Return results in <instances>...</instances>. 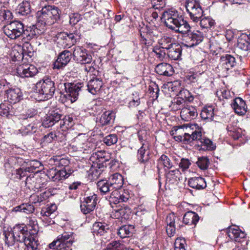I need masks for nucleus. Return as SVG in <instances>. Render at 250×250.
Masks as SVG:
<instances>
[{"label": "nucleus", "instance_id": "obj_51", "mask_svg": "<svg viewBox=\"0 0 250 250\" xmlns=\"http://www.w3.org/2000/svg\"><path fill=\"white\" fill-rule=\"evenodd\" d=\"M173 60H178L182 54V47L178 43L173 42Z\"/></svg>", "mask_w": 250, "mask_h": 250}, {"label": "nucleus", "instance_id": "obj_15", "mask_svg": "<svg viewBox=\"0 0 250 250\" xmlns=\"http://www.w3.org/2000/svg\"><path fill=\"white\" fill-rule=\"evenodd\" d=\"M229 237L234 242L240 244L242 247H247L248 244L245 233L239 229L229 228L227 232Z\"/></svg>", "mask_w": 250, "mask_h": 250}, {"label": "nucleus", "instance_id": "obj_39", "mask_svg": "<svg viewBox=\"0 0 250 250\" xmlns=\"http://www.w3.org/2000/svg\"><path fill=\"white\" fill-rule=\"evenodd\" d=\"M58 43L63 48H70L72 46L70 39L68 36V32H61L57 35Z\"/></svg>", "mask_w": 250, "mask_h": 250}, {"label": "nucleus", "instance_id": "obj_36", "mask_svg": "<svg viewBox=\"0 0 250 250\" xmlns=\"http://www.w3.org/2000/svg\"><path fill=\"white\" fill-rule=\"evenodd\" d=\"M214 108L212 105L204 107L200 113L201 118L207 122L212 121L214 115Z\"/></svg>", "mask_w": 250, "mask_h": 250}, {"label": "nucleus", "instance_id": "obj_63", "mask_svg": "<svg viewBox=\"0 0 250 250\" xmlns=\"http://www.w3.org/2000/svg\"><path fill=\"white\" fill-rule=\"evenodd\" d=\"M0 17L3 18L4 20H9L12 18L13 15L10 11L4 10L0 13Z\"/></svg>", "mask_w": 250, "mask_h": 250}, {"label": "nucleus", "instance_id": "obj_3", "mask_svg": "<svg viewBox=\"0 0 250 250\" xmlns=\"http://www.w3.org/2000/svg\"><path fill=\"white\" fill-rule=\"evenodd\" d=\"M62 85L63 86L65 90V93L61 95V99L63 103L68 102L73 103L76 101L78 98L80 92L82 91L84 86L83 83L80 82L76 83H60V85L62 86Z\"/></svg>", "mask_w": 250, "mask_h": 250}, {"label": "nucleus", "instance_id": "obj_19", "mask_svg": "<svg viewBox=\"0 0 250 250\" xmlns=\"http://www.w3.org/2000/svg\"><path fill=\"white\" fill-rule=\"evenodd\" d=\"M16 73L21 78L33 77L38 73L37 68L33 65H20L16 68Z\"/></svg>", "mask_w": 250, "mask_h": 250}, {"label": "nucleus", "instance_id": "obj_48", "mask_svg": "<svg viewBox=\"0 0 250 250\" xmlns=\"http://www.w3.org/2000/svg\"><path fill=\"white\" fill-rule=\"evenodd\" d=\"M199 21H200V24L202 28H210L215 23L214 21L209 17H202Z\"/></svg>", "mask_w": 250, "mask_h": 250}, {"label": "nucleus", "instance_id": "obj_9", "mask_svg": "<svg viewBox=\"0 0 250 250\" xmlns=\"http://www.w3.org/2000/svg\"><path fill=\"white\" fill-rule=\"evenodd\" d=\"M186 8L190 19L193 22H198L203 16L204 11L200 3L196 0H188Z\"/></svg>", "mask_w": 250, "mask_h": 250}, {"label": "nucleus", "instance_id": "obj_58", "mask_svg": "<svg viewBox=\"0 0 250 250\" xmlns=\"http://www.w3.org/2000/svg\"><path fill=\"white\" fill-rule=\"evenodd\" d=\"M56 137L57 135L56 133L53 132H51L43 137L42 140V143H44L45 145L50 143L53 141L55 140Z\"/></svg>", "mask_w": 250, "mask_h": 250}, {"label": "nucleus", "instance_id": "obj_42", "mask_svg": "<svg viewBox=\"0 0 250 250\" xmlns=\"http://www.w3.org/2000/svg\"><path fill=\"white\" fill-rule=\"evenodd\" d=\"M115 216L116 217H121L125 219H128L131 213L130 208L127 206H121L120 208L115 210Z\"/></svg>", "mask_w": 250, "mask_h": 250}, {"label": "nucleus", "instance_id": "obj_57", "mask_svg": "<svg viewBox=\"0 0 250 250\" xmlns=\"http://www.w3.org/2000/svg\"><path fill=\"white\" fill-rule=\"evenodd\" d=\"M12 60L13 62H20L21 61H22L23 59L24 55L22 53V51L21 52H19L16 49H14L12 50L11 53Z\"/></svg>", "mask_w": 250, "mask_h": 250}, {"label": "nucleus", "instance_id": "obj_24", "mask_svg": "<svg viewBox=\"0 0 250 250\" xmlns=\"http://www.w3.org/2000/svg\"><path fill=\"white\" fill-rule=\"evenodd\" d=\"M198 113L196 108L192 106H187L183 108L180 112V116L185 121H190L196 118Z\"/></svg>", "mask_w": 250, "mask_h": 250}, {"label": "nucleus", "instance_id": "obj_54", "mask_svg": "<svg viewBox=\"0 0 250 250\" xmlns=\"http://www.w3.org/2000/svg\"><path fill=\"white\" fill-rule=\"evenodd\" d=\"M39 243L37 236L31 240V242L28 245H22L21 247H24V250H39L38 248Z\"/></svg>", "mask_w": 250, "mask_h": 250}, {"label": "nucleus", "instance_id": "obj_56", "mask_svg": "<svg viewBox=\"0 0 250 250\" xmlns=\"http://www.w3.org/2000/svg\"><path fill=\"white\" fill-rule=\"evenodd\" d=\"M197 164L201 169H206L209 164V161L207 157H201L198 158Z\"/></svg>", "mask_w": 250, "mask_h": 250}, {"label": "nucleus", "instance_id": "obj_33", "mask_svg": "<svg viewBox=\"0 0 250 250\" xmlns=\"http://www.w3.org/2000/svg\"><path fill=\"white\" fill-rule=\"evenodd\" d=\"M188 185L190 187L197 189H202L207 187L206 182L204 178L201 177H195L188 180Z\"/></svg>", "mask_w": 250, "mask_h": 250}, {"label": "nucleus", "instance_id": "obj_12", "mask_svg": "<svg viewBox=\"0 0 250 250\" xmlns=\"http://www.w3.org/2000/svg\"><path fill=\"white\" fill-rule=\"evenodd\" d=\"M72 55L74 60L81 64H90L92 60V56L88 53L87 50L80 46L74 47Z\"/></svg>", "mask_w": 250, "mask_h": 250}, {"label": "nucleus", "instance_id": "obj_22", "mask_svg": "<svg viewBox=\"0 0 250 250\" xmlns=\"http://www.w3.org/2000/svg\"><path fill=\"white\" fill-rule=\"evenodd\" d=\"M8 102L11 104H16L22 99L23 94L18 87L11 88L5 91Z\"/></svg>", "mask_w": 250, "mask_h": 250}, {"label": "nucleus", "instance_id": "obj_1", "mask_svg": "<svg viewBox=\"0 0 250 250\" xmlns=\"http://www.w3.org/2000/svg\"><path fill=\"white\" fill-rule=\"evenodd\" d=\"M187 128L185 125H175L173 126V135L175 134L173 138L176 141H185L190 143L193 141L201 142L202 137V128L197 124L191 125L189 128L192 130L191 134L184 132V129Z\"/></svg>", "mask_w": 250, "mask_h": 250}, {"label": "nucleus", "instance_id": "obj_4", "mask_svg": "<svg viewBox=\"0 0 250 250\" xmlns=\"http://www.w3.org/2000/svg\"><path fill=\"white\" fill-rule=\"evenodd\" d=\"M60 11L54 5H46L42 8L39 14L38 21L41 24L51 25L60 19Z\"/></svg>", "mask_w": 250, "mask_h": 250}, {"label": "nucleus", "instance_id": "obj_61", "mask_svg": "<svg viewBox=\"0 0 250 250\" xmlns=\"http://www.w3.org/2000/svg\"><path fill=\"white\" fill-rule=\"evenodd\" d=\"M57 209V206L55 204H52L47 207L45 210H42L41 213L45 216H49Z\"/></svg>", "mask_w": 250, "mask_h": 250}, {"label": "nucleus", "instance_id": "obj_25", "mask_svg": "<svg viewBox=\"0 0 250 250\" xmlns=\"http://www.w3.org/2000/svg\"><path fill=\"white\" fill-rule=\"evenodd\" d=\"M231 105L238 115H244L247 112L248 107L246 104L241 98L237 97L233 100Z\"/></svg>", "mask_w": 250, "mask_h": 250}, {"label": "nucleus", "instance_id": "obj_23", "mask_svg": "<svg viewBox=\"0 0 250 250\" xmlns=\"http://www.w3.org/2000/svg\"><path fill=\"white\" fill-rule=\"evenodd\" d=\"M236 63V59L232 55L226 54L220 57L219 64L221 67L227 70L234 67Z\"/></svg>", "mask_w": 250, "mask_h": 250}, {"label": "nucleus", "instance_id": "obj_43", "mask_svg": "<svg viewBox=\"0 0 250 250\" xmlns=\"http://www.w3.org/2000/svg\"><path fill=\"white\" fill-rule=\"evenodd\" d=\"M14 114L12 106L8 103H1L0 104V115L9 118Z\"/></svg>", "mask_w": 250, "mask_h": 250}, {"label": "nucleus", "instance_id": "obj_11", "mask_svg": "<svg viewBox=\"0 0 250 250\" xmlns=\"http://www.w3.org/2000/svg\"><path fill=\"white\" fill-rule=\"evenodd\" d=\"M74 172V170L70 167L65 166L60 170L56 168L50 169L47 171V176L49 179L54 182H58L63 180L69 177Z\"/></svg>", "mask_w": 250, "mask_h": 250}, {"label": "nucleus", "instance_id": "obj_40", "mask_svg": "<svg viewBox=\"0 0 250 250\" xmlns=\"http://www.w3.org/2000/svg\"><path fill=\"white\" fill-rule=\"evenodd\" d=\"M138 159L140 163H143L149 159V151L148 146L143 144L142 146L138 151Z\"/></svg>", "mask_w": 250, "mask_h": 250}, {"label": "nucleus", "instance_id": "obj_31", "mask_svg": "<svg viewBox=\"0 0 250 250\" xmlns=\"http://www.w3.org/2000/svg\"><path fill=\"white\" fill-rule=\"evenodd\" d=\"M18 232L19 230L16 229L15 231H14L13 229L11 231L4 230L3 232V234L4 235L5 243L8 247L13 246L15 242H17L15 237L17 236L18 237L17 235Z\"/></svg>", "mask_w": 250, "mask_h": 250}, {"label": "nucleus", "instance_id": "obj_20", "mask_svg": "<svg viewBox=\"0 0 250 250\" xmlns=\"http://www.w3.org/2000/svg\"><path fill=\"white\" fill-rule=\"evenodd\" d=\"M72 53L69 50H65L59 54L57 59L53 64V68L60 69L64 67L70 61Z\"/></svg>", "mask_w": 250, "mask_h": 250}, {"label": "nucleus", "instance_id": "obj_16", "mask_svg": "<svg viewBox=\"0 0 250 250\" xmlns=\"http://www.w3.org/2000/svg\"><path fill=\"white\" fill-rule=\"evenodd\" d=\"M62 111L59 109H55L50 111L42 122V125L45 127H50L59 122L62 117Z\"/></svg>", "mask_w": 250, "mask_h": 250}, {"label": "nucleus", "instance_id": "obj_64", "mask_svg": "<svg viewBox=\"0 0 250 250\" xmlns=\"http://www.w3.org/2000/svg\"><path fill=\"white\" fill-rule=\"evenodd\" d=\"M163 91L166 94L171 97L170 91H172V82H168L167 83L164 84L163 86Z\"/></svg>", "mask_w": 250, "mask_h": 250}, {"label": "nucleus", "instance_id": "obj_59", "mask_svg": "<svg viewBox=\"0 0 250 250\" xmlns=\"http://www.w3.org/2000/svg\"><path fill=\"white\" fill-rule=\"evenodd\" d=\"M37 127L35 124H29L25 127V129H23L22 133V135H28L32 134L36 132Z\"/></svg>", "mask_w": 250, "mask_h": 250}, {"label": "nucleus", "instance_id": "obj_7", "mask_svg": "<svg viewBox=\"0 0 250 250\" xmlns=\"http://www.w3.org/2000/svg\"><path fill=\"white\" fill-rule=\"evenodd\" d=\"M70 146L74 151H81L85 153L91 152L95 148L94 143L86 139L85 137H82L80 135L74 138Z\"/></svg>", "mask_w": 250, "mask_h": 250}, {"label": "nucleus", "instance_id": "obj_47", "mask_svg": "<svg viewBox=\"0 0 250 250\" xmlns=\"http://www.w3.org/2000/svg\"><path fill=\"white\" fill-rule=\"evenodd\" d=\"M162 20L164 21L165 25L170 29H172V9H168V10L163 13Z\"/></svg>", "mask_w": 250, "mask_h": 250}, {"label": "nucleus", "instance_id": "obj_55", "mask_svg": "<svg viewBox=\"0 0 250 250\" xmlns=\"http://www.w3.org/2000/svg\"><path fill=\"white\" fill-rule=\"evenodd\" d=\"M68 36L70 39L72 46L79 42L81 39V34L77 31H74L73 32H68Z\"/></svg>", "mask_w": 250, "mask_h": 250}, {"label": "nucleus", "instance_id": "obj_44", "mask_svg": "<svg viewBox=\"0 0 250 250\" xmlns=\"http://www.w3.org/2000/svg\"><path fill=\"white\" fill-rule=\"evenodd\" d=\"M173 92L179 99L185 101V94H183V88L181 87V81L176 80L173 81Z\"/></svg>", "mask_w": 250, "mask_h": 250}, {"label": "nucleus", "instance_id": "obj_34", "mask_svg": "<svg viewBox=\"0 0 250 250\" xmlns=\"http://www.w3.org/2000/svg\"><path fill=\"white\" fill-rule=\"evenodd\" d=\"M92 229L94 234L103 235L109 230V225L105 222H95Z\"/></svg>", "mask_w": 250, "mask_h": 250}, {"label": "nucleus", "instance_id": "obj_17", "mask_svg": "<svg viewBox=\"0 0 250 250\" xmlns=\"http://www.w3.org/2000/svg\"><path fill=\"white\" fill-rule=\"evenodd\" d=\"M97 202V197L95 194L84 197L80 205L81 211L85 214L90 213L95 208Z\"/></svg>", "mask_w": 250, "mask_h": 250}, {"label": "nucleus", "instance_id": "obj_26", "mask_svg": "<svg viewBox=\"0 0 250 250\" xmlns=\"http://www.w3.org/2000/svg\"><path fill=\"white\" fill-rule=\"evenodd\" d=\"M40 30L38 29L36 25L27 27L25 29L23 26V34L21 36L24 39L30 41L32 39L37 38L40 34Z\"/></svg>", "mask_w": 250, "mask_h": 250}, {"label": "nucleus", "instance_id": "obj_60", "mask_svg": "<svg viewBox=\"0 0 250 250\" xmlns=\"http://www.w3.org/2000/svg\"><path fill=\"white\" fill-rule=\"evenodd\" d=\"M107 154L104 151H100L97 152H95L93 154V155L91 157V160H97V162H99V160L102 159H104L105 156Z\"/></svg>", "mask_w": 250, "mask_h": 250}, {"label": "nucleus", "instance_id": "obj_18", "mask_svg": "<svg viewBox=\"0 0 250 250\" xmlns=\"http://www.w3.org/2000/svg\"><path fill=\"white\" fill-rule=\"evenodd\" d=\"M160 163H161L165 169L166 175V188L170 189L171 185L172 173L170 169L172 167L170 159L166 155H162L160 159Z\"/></svg>", "mask_w": 250, "mask_h": 250}, {"label": "nucleus", "instance_id": "obj_5", "mask_svg": "<svg viewBox=\"0 0 250 250\" xmlns=\"http://www.w3.org/2000/svg\"><path fill=\"white\" fill-rule=\"evenodd\" d=\"M36 87L39 95V100L40 101H46L51 99L56 90L54 82L49 78L43 79L38 82Z\"/></svg>", "mask_w": 250, "mask_h": 250}, {"label": "nucleus", "instance_id": "obj_8", "mask_svg": "<svg viewBox=\"0 0 250 250\" xmlns=\"http://www.w3.org/2000/svg\"><path fill=\"white\" fill-rule=\"evenodd\" d=\"M73 233L64 232L59 235L56 240L49 244V248L52 249H67L73 242Z\"/></svg>", "mask_w": 250, "mask_h": 250}, {"label": "nucleus", "instance_id": "obj_2", "mask_svg": "<svg viewBox=\"0 0 250 250\" xmlns=\"http://www.w3.org/2000/svg\"><path fill=\"white\" fill-rule=\"evenodd\" d=\"M190 26L184 20L181 10L173 9V40L175 38L179 41L182 40L183 35L189 31Z\"/></svg>", "mask_w": 250, "mask_h": 250}, {"label": "nucleus", "instance_id": "obj_46", "mask_svg": "<svg viewBox=\"0 0 250 250\" xmlns=\"http://www.w3.org/2000/svg\"><path fill=\"white\" fill-rule=\"evenodd\" d=\"M14 210L16 212H22L26 214H29L34 211V207L30 204H22L15 207Z\"/></svg>", "mask_w": 250, "mask_h": 250}, {"label": "nucleus", "instance_id": "obj_6", "mask_svg": "<svg viewBox=\"0 0 250 250\" xmlns=\"http://www.w3.org/2000/svg\"><path fill=\"white\" fill-rule=\"evenodd\" d=\"M16 229L19 230L17 234L18 237L17 236L15 237L17 242L19 243L17 245L18 250H20V246L29 244L31 242V240H34V238L37 236V232L36 229L28 231L27 227L24 224L15 225L13 228V231H15Z\"/></svg>", "mask_w": 250, "mask_h": 250}, {"label": "nucleus", "instance_id": "obj_41", "mask_svg": "<svg viewBox=\"0 0 250 250\" xmlns=\"http://www.w3.org/2000/svg\"><path fill=\"white\" fill-rule=\"evenodd\" d=\"M97 187L102 194H105L108 192L113 191L109 181L106 180L99 181L97 183Z\"/></svg>", "mask_w": 250, "mask_h": 250}, {"label": "nucleus", "instance_id": "obj_53", "mask_svg": "<svg viewBox=\"0 0 250 250\" xmlns=\"http://www.w3.org/2000/svg\"><path fill=\"white\" fill-rule=\"evenodd\" d=\"M200 143L201 148L203 149L212 150L215 148L212 142L208 139L203 138Z\"/></svg>", "mask_w": 250, "mask_h": 250}, {"label": "nucleus", "instance_id": "obj_49", "mask_svg": "<svg viewBox=\"0 0 250 250\" xmlns=\"http://www.w3.org/2000/svg\"><path fill=\"white\" fill-rule=\"evenodd\" d=\"M133 229L132 226L124 225L118 229V234L121 238L129 237L131 234V230Z\"/></svg>", "mask_w": 250, "mask_h": 250}, {"label": "nucleus", "instance_id": "obj_14", "mask_svg": "<svg viewBox=\"0 0 250 250\" xmlns=\"http://www.w3.org/2000/svg\"><path fill=\"white\" fill-rule=\"evenodd\" d=\"M130 197V195L128 189L120 188L112 191L109 201L110 204L116 205L121 202H126Z\"/></svg>", "mask_w": 250, "mask_h": 250}, {"label": "nucleus", "instance_id": "obj_50", "mask_svg": "<svg viewBox=\"0 0 250 250\" xmlns=\"http://www.w3.org/2000/svg\"><path fill=\"white\" fill-rule=\"evenodd\" d=\"M21 51L24 56H27L30 58H31L34 56V50L33 46L27 42H25L23 44Z\"/></svg>", "mask_w": 250, "mask_h": 250}, {"label": "nucleus", "instance_id": "obj_32", "mask_svg": "<svg viewBox=\"0 0 250 250\" xmlns=\"http://www.w3.org/2000/svg\"><path fill=\"white\" fill-rule=\"evenodd\" d=\"M237 47L243 51L250 49V34H242L237 40Z\"/></svg>", "mask_w": 250, "mask_h": 250}, {"label": "nucleus", "instance_id": "obj_21", "mask_svg": "<svg viewBox=\"0 0 250 250\" xmlns=\"http://www.w3.org/2000/svg\"><path fill=\"white\" fill-rule=\"evenodd\" d=\"M185 41L187 45L189 47H193L201 43L204 39V36L202 33L198 30L188 33L187 36L185 37Z\"/></svg>", "mask_w": 250, "mask_h": 250}, {"label": "nucleus", "instance_id": "obj_28", "mask_svg": "<svg viewBox=\"0 0 250 250\" xmlns=\"http://www.w3.org/2000/svg\"><path fill=\"white\" fill-rule=\"evenodd\" d=\"M103 83L100 78H93L87 83V90L93 95L96 94L101 89Z\"/></svg>", "mask_w": 250, "mask_h": 250}, {"label": "nucleus", "instance_id": "obj_35", "mask_svg": "<svg viewBox=\"0 0 250 250\" xmlns=\"http://www.w3.org/2000/svg\"><path fill=\"white\" fill-rule=\"evenodd\" d=\"M56 190V189L49 188L39 195H33L30 197V200L32 201L34 203H41L48 199L50 196L55 194L54 191Z\"/></svg>", "mask_w": 250, "mask_h": 250}, {"label": "nucleus", "instance_id": "obj_37", "mask_svg": "<svg viewBox=\"0 0 250 250\" xmlns=\"http://www.w3.org/2000/svg\"><path fill=\"white\" fill-rule=\"evenodd\" d=\"M183 220L187 225H196L199 220V217L195 212L188 211L184 214Z\"/></svg>", "mask_w": 250, "mask_h": 250}, {"label": "nucleus", "instance_id": "obj_29", "mask_svg": "<svg viewBox=\"0 0 250 250\" xmlns=\"http://www.w3.org/2000/svg\"><path fill=\"white\" fill-rule=\"evenodd\" d=\"M108 181L113 190L120 189L123 185L124 180L123 176L118 173L111 175L109 177Z\"/></svg>", "mask_w": 250, "mask_h": 250}, {"label": "nucleus", "instance_id": "obj_10", "mask_svg": "<svg viewBox=\"0 0 250 250\" xmlns=\"http://www.w3.org/2000/svg\"><path fill=\"white\" fill-rule=\"evenodd\" d=\"M23 24L18 21H14L4 25L3 32L11 39H16L23 34Z\"/></svg>", "mask_w": 250, "mask_h": 250}, {"label": "nucleus", "instance_id": "obj_30", "mask_svg": "<svg viewBox=\"0 0 250 250\" xmlns=\"http://www.w3.org/2000/svg\"><path fill=\"white\" fill-rule=\"evenodd\" d=\"M32 10L31 1L24 0L19 4L17 12L20 15L28 16L31 14Z\"/></svg>", "mask_w": 250, "mask_h": 250}, {"label": "nucleus", "instance_id": "obj_62", "mask_svg": "<svg viewBox=\"0 0 250 250\" xmlns=\"http://www.w3.org/2000/svg\"><path fill=\"white\" fill-rule=\"evenodd\" d=\"M81 19V15L78 13H71L69 15V23L71 25L76 24Z\"/></svg>", "mask_w": 250, "mask_h": 250}, {"label": "nucleus", "instance_id": "obj_52", "mask_svg": "<svg viewBox=\"0 0 250 250\" xmlns=\"http://www.w3.org/2000/svg\"><path fill=\"white\" fill-rule=\"evenodd\" d=\"M117 141L118 137L117 135L115 134H109L104 137L103 139L104 143L108 146H111L116 144Z\"/></svg>", "mask_w": 250, "mask_h": 250}, {"label": "nucleus", "instance_id": "obj_45", "mask_svg": "<svg viewBox=\"0 0 250 250\" xmlns=\"http://www.w3.org/2000/svg\"><path fill=\"white\" fill-rule=\"evenodd\" d=\"M74 124V120L71 115L65 116L60 121V126L63 129H68L73 126Z\"/></svg>", "mask_w": 250, "mask_h": 250}, {"label": "nucleus", "instance_id": "obj_13", "mask_svg": "<svg viewBox=\"0 0 250 250\" xmlns=\"http://www.w3.org/2000/svg\"><path fill=\"white\" fill-rule=\"evenodd\" d=\"M38 173L31 174L28 176L25 181V186L29 189H38L44 188L46 184Z\"/></svg>", "mask_w": 250, "mask_h": 250}, {"label": "nucleus", "instance_id": "obj_27", "mask_svg": "<svg viewBox=\"0 0 250 250\" xmlns=\"http://www.w3.org/2000/svg\"><path fill=\"white\" fill-rule=\"evenodd\" d=\"M114 117V114L112 111H105L100 117L97 118L96 122L102 126L110 125L113 122Z\"/></svg>", "mask_w": 250, "mask_h": 250}, {"label": "nucleus", "instance_id": "obj_38", "mask_svg": "<svg viewBox=\"0 0 250 250\" xmlns=\"http://www.w3.org/2000/svg\"><path fill=\"white\" fill-rule=\"evenodd\" d=\"M155 70L159 75L170 76L172 74V66L167 63H162L157 65Z\"/></svg>", "mask_w": 250, "mask_h": 250}]
</instances>
